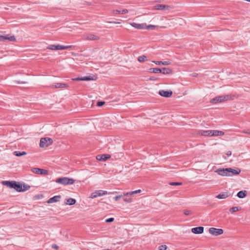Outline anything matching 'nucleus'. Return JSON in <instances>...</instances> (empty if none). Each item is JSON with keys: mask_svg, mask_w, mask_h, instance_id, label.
Returning <instances> with one entry per match:
<instances>
[{"mask_svg": "<svg viewBox=\"0 0 250 250\" xmlns=\"http://www.w3.org/2000/svg\"><path fill=\"white\" fill-rule=\"evenodd\" d=\"M20 188L19 189V192H23L28 190L30 189V187L27 185L24 184L23 185L20 184Z\"/></svg>", "mask_w": 250, "mask_h": 250, "instance_id": "4be33fe9", "label": "nucleus"}, {"mask_svg": "<svg viewBox=\"0 0 250 250\" xmlns=\"http://www.w3.org/2000/svg\"><path fill=\"white\" fill-rule=\"evenodd\" d=\"M159 94L163 97L168 98L170 97L172 94V91L171 90L165 91L164 90H160Z\"/></svg>", "mask_w": 250, "mask_h": 250, "instance_id": "9b49d317", "label": "nucleus"}, {"mask_svg": "<svg viewBox=\"0 0 250 250\" xmlns=\"http://www.w3.org/2000/svg\"><path fill=\"white\" fill-rule=\"evenodd\" d=\"M131 25L136 29H144L146 28V24L133 22L131 23Z\"/></svg>", "mask_w": 250, "mask_h": 250, "instance_id": "ddd939ff", "label": "nucleus"}, {"mask_svg": "<svg viewBox=\"0 0 250 250\" xmlns=\"http://www.w3.org/2000/svg\"><path fill=\"white\" fill-rule=\"evenodd\" d=\"M229 173L230 175L229 176H232L239 174L241 172V170L239 169H234L231 168H228Z\"/></svg>", "mask_w": 250, "mask_h": 250, "instance_id": "dca6fc26", "label": "nucleus"}, {"mask_svg": "<svg viewBox=\"0 0 250 250\" xmlns=\"http://www.w3.org/2000/svg\"><path fill=\"white\" fill-rule=\"evenodd\" d=\"M150 80H155V79L154 77H151V78H150Z\"/></svg>", "mask_w": 250, "mask_h": 250, "instance_id": "09e8293b", "label": "nucleus"}, {"mask_svg": "<svg viewBox=\"0 0 250 250\" xmlns=\"http://www.w3.org/2000/svg\"><path fill=\"white\" fill-rule=\"evenodd\" d=\"M229 195L227 192H224L218 194L216 197L219 199H226L228 197Z\"/></svg>", "mask_w": 250, "mask_h": 250, "instance_id": "bb28decb", "label": "nucleus"}, {"mask_svg": "<svg viewBox=\"0 0 250 250\" xmlns=\"http://www.w3.org/2000/svg\"><path fill=\"white\" fill-rule=\"evenodd\" d=\"M226 155L228 156H230L231 155V152L230 151H228L227 152H226Z\"/></svg>", "mask_w": 250, "mask_h": 250, "instance_id": "49530a36", "label": "nucleus"}, {"mask_svg": "<svg viewBox=\"0 0 250 250\" xmlns=\"http://www.w3.org/2000/svg\"><path fill=\"white\" fill-rule=\"evenodd\" d=\"M116 193H117L116 191L108 192L107 191H106L105 190H96L94 192H92L91 194V195H90V197L91 198L93 199V198H97L98 197L102 196H104V195H106V194H115Z\"/></svg>", "mask_w": 250, "mask_h": 250, "instance_id": "f03ea898", "label": "nucleus"}, {"mask_svg": "<svg viewBox=\"0 0 250 250\" xmlns=\"http://www.w3.org/2000/svg\"><path fill=\"white\" fill-rule=\"evenodd\" d=\"M111 23H118L119 22H118L113 21V22H111Z\"/></svg>", "mask_w": 250, "mask_h": 250, "instance_id": "8fccbe9b", "label": "nucleus"}, {"mask_svg": "<svg viewBox=\"0 0 250 250\" xmlns=\"http://www.w3.org/2000/svg\"><path fill=\"white\" fill-rule=\"evenodd\" d=\"M110 157V155L108 154L98 155L97 156L96 159L99 161H105Z\"/></svg>", "mask_w": 250, "mask_h": 250, "instance_id": "a211bd4d", "label": "nucleus"}, {"mask_svg": "<svg viewBox=\"0 0 250 250\" xmlns=\"http://www.w3.org/2000/svg\"><path fill=\"white\" fill-rule=\"evenodd\" d=\"M32 171L34 173L40 174L42 175L47 174L48 173V171L46 170L36 167L32 168Z\"/></svg>", "mask_w": 250, "mask_h": 250, "instance_id": "9d476101", "label": "nucleus"}, {"mask_svg": "<svg viewBox=\"0 0 250 250\" xmlns=\"http://www.w3.org/2000/svg\"><path fill=\"white\" fill-rule=\"evenodd\" d=\"M172 72V71L171 69L168 68H163L161 69V72L164 74H171Z\"/></svg>", "mask_w": 250, "mask_h": 250, "instance_id": "393cba45", "label": "nucleus"}, {"mask_svg": "<svg viewBox=\"0 0 250 250\" xmlns=\"http://www.w3.org/2000/svg\"><path fill=\"white\" fill-rule=\"evenodd\" d=\"M123 195H118V196H116L115 197H114V199L117 201H118L119 199H120V198H121L122 197Z\"/></svg>", "mask_w": 250, "mask_h": 250, "instance_id": "79ce46f5", "label": "nucleus"}, {"mask_svg": "<svg viewBox=\"0 0 250 250\" xmlns=\"http://www.w3.org/2000/svg\"><path fill=\"white\" fill-rule=\"evenodd\" d=\"M61 198L60 195H56L53 197L50 198L48 201L47 203L51 204L54 203H56L58 202Z\"/></svg>", "mask_w": 250, "mask_h": 250, "instance_id": "f3484780", "label": "nucleus"}, {"mask_svg": "<svg viewBox=\"0 0 250 250\" xmlns=\"http://www.w3.org/2000/svg\"><path fill=\"white\" fill-rule=\"evenodd\" d=\"M53 143L52 140L50 138H42L40 140V146L41 147H47Z\"/></svg>", "mask_w": 250, "mask_h": 250, "instance_id": "39448f33", "label": "nucleus"}, {"mask_svg": "<svg viewBox=\"0 0 250 250\" xmlns=\"http://www.w3.org/2000/svg\"><path fill=\"white\" fill-rule=\"evenodd\" d=\"M56 182L62 185H72L74 183V180L72 178H69L67 177H62L57 179Z\"/></svg>", "mask_w": 250, "mask_h": 250, "instance_id": "20e7f679", "label": "nucleus"}, {"mask_svg": "<svg viewBox=\"0 0 250 250\" xmlns=\"http://www.w3.org/2000/svg\"><path fill=\"white\" fill-rule=\"evenodd\" d=\"M47 49H50V50H62V45L58 44V45H50L47 47Z\"/></svg>", "mask_w": 250, "mask_h": 250, "instance_id": "412c9836", "label": "nucleus"}, {"mask_svg": "<svg viewBox=\"0 0 250 250\" xmlns=\"http://www.w3.org/2000/svg\"><path fill=\"white\" fill-rule=\"evenodd\" d=\"M184 214L186 215H188L191 214V211L188 210H185Z\"/></svg>", "mask_w": 250, "mask_h": 250, "instance_id": "37998d69", "label": "nucleus"}, {"mask_svg": "<svg viewBox=\"0 0 250 250\" xmlns=\"http://www.w3.org/2000/svg\"><path fill=\"white\" fill-rule=\"evenodd\" d=\"M239 210L238 207H233L231 208H230L229 209V211L231 212V213H233L234 212H236L237 211H238Z\"/></svg>", "mask_w": 250, "mask_h": 250, "instance_id": "72a5a7b5", "label": "nucleus"}, {"mask_svg": "<svg viewBox=\"0 0 250 250\" xmlns=\"http://www.w3.org/2000/svg\"><path fill=\"white\" fill-rule=\"evenodd\" d=\"M232 99V96L230 95H222L216 97L210 100V103L212 104H216L221 103Z\"/></svg>", "mask_w": 250, "mask_h": 250, "instance_id": "f257e3e1", "label": "nucleus"}, {"mask_svg": "<svg viewBox=\"0 0 250 250\" xmlns=\"http://www.w3.org/2000/svg\"><path fill=\"white\" fill-rule=\"evenodd\" d=\"M150 72L154 73H159L161 72V69L159 68H152L150 69Z\"/></svg>", "mask_w": 250, "mask_h": 250, "instance_id": "7c9ffc66", "label": "nucleus"}, {"mask_svg": "<svg viewBox=\"0 0 250 250\" xmlns=\"http://www.w3.org/2000/svg\"><path fill=\"white\" fill-rule=\"evenodd\" d=\"M114 219L113 218H110L105 220L106 223H111L114 221Z\"/></svg>", "mask_w": 250, "mask_h": 250, "instance_id": "a19ab883", "label": "nucleus"}, {"mask_svg": "<svg viewBox=\"0 0 250 250\" xmlns=\"http://www.w3.org/2000/svg\"><path fill=\"white\" fill-rule=\"evenodd\" d=\"M210 137L213 136H223L224 135V132L220 131V130H210Z\"/></svg>", "mask_w": 250, "mask_h": 250, "instance_id": "4468645a", "label": "nucleus"}, {"mask_svg": "<svg viewBox=\"0 0 250 250\" xmlns=\"http://www.w3.org/2000/svg\"><path fill=\"white\" fill-rule=\"evenodd\" d=\"M246 192L245 190L240 191L238 192L237 196L240 198H243L246 196Z\"/></svg>", "mask_w": 250, "mask_h": 250, "instance_id": "cd10ccee", "label": "nucleus"}, {"mask_svg": "<svg viewBox=\"0 0 250 250\" xmlns=\"http://www.w3.org/2000/svg\"><path fill=\"white\" fill-rule=\"evenodd\" d=\"M6 40L13 42L16 41V38L14 36L0 35V42H4Z\"/></svg>", "mask_w": 250, "mask_h": 250, "instance_id": "1a4fd4ad", "label": "nucleus"}, {"mask_svg": "<svg viewBox=\"0 0 250 250\" xmlns=\"http://www.w3.org/2000/svg\"><path fill=\"white\" fill-rule=\"evenodd\" d=\"M94 80V79L93 78V77H91V76H85V77H81V78H77L75 79H73V80L78 81H90V80Z\"/></svg>", "mask_w": 250, "mask_h": 250, "instance_id": "5701e85b", "label": "nucleus"}, {"mask_svg": "<svg viewBox=\"0 0 250 250\" xmlns=\"http://www.w3.org/2000/svg\"><path fill=\"white\" fill-rule=\"evenodd\" d=\"M171 186H180L182 185V183L179 182H171L170 183Z\"/></svg>", "mask_w": 250, "mask_h": 250, "instance_id": "e433bc0d", "label": "nucleus"}, {"mask_svg": "<svg viewBox=\"0 0 250 250\" xmlns=\"http://www.w3.org/2000/svg\"><path fill=\"white\" fill-rule=\"evenodd\" d=\"M124 201L126 203H131L132 202L131 198H124Z\"/></svg>", "mask_w": 250, "mask_h": 250, "instance_id": "ea45409f", "label": "nucleus"}, {"mask_svg": "<svg viewBox=\"0 0 250 250\" xmlns=\"http://www.w3.org/2000/svg\"><path fill=\"white\" fill-rule=\"evenodd\" d=\"M123 195H124V196H127V195H131V192H124V193H123Z\"/></svg>", "mask_w": 250, "mask_h": 250, "instance_id": "a18cd8bd", "label": "nucleus"}, {"mask_svg": "<svg viewBox=\"0 0 250 250\" xmlns=\"http://www.w3.org/2000/svg\"><path fill=\"white\" fill-rule=\"evenodd\" d=\"M98 39H99V37H98L97 36L93 35V34H88V35H86L84 36V40H86L95 41V40H97Z\"/></svg>", "mask_w": 250, "mask_h": 250, "instance_id": "6ab92c4d", "label": "nucleus"}, {"mask_svg": "<svg viewBox=\"0 0 250 250\" xmlns=\"http://www.w3.org/2000/svg\"><path fill=\"white\" fill-rule=\"evenodd\" d=\"M2 184L4 186L7 187L8 188H14L18 192L19 189L20 188V184L17 183L15 181H3L2 182Z\"/></svg>", "mask_w": 250, "mask_h": 250, "instance_id": "7ed1b4c3", "label": "nucleus"}, {"mask_svg": "<svg viewBox=\"0 0 250 250\" xmlns=\"http://www.w3.org/2000/svg\"><path fill=\"white\" fill-rule=\"evenodd\" d=\"M198 134L202 136L210 137V130H200L198 131Z\"/></svg>", "mask_w": 250, "mask_h": 250, "instance_id": "aec40b11", "label": "nucleus"}, {"mask_svg": "<svg viewBox=\"0 0 250 250\" xmlns=\"http://www.w3.org/2000/svg\"><path fill=\"white\" fill-rule=\"evenodd\" d=\"M104 104H105V102H103V101H98V102H97V105L98 106H103Z\"/></svg>", "mask_w": 250, "mask_h": 250, "instance_id": "58836bf2", "label": "nucleus"}, {"mask_svg": "<svg viewBox=\"0 0 250 250\" xmlns=\"http://www.w3.org/2000/svg\"><path fill=\"white\" fill-rule=\"evenodd\" d=\"M147 60V57L145 55H142L138 58V61L140 62H143Z\"/></svg>", "mask_w": 250, "mask_h": 250, "instance_id": "c85d7f7f", "label": "nucleus"}, {"mask_svg": "<svg viewBox=\"0 0 250 250\" xmlns=\"http://www.w3.org/2000/svg\"><path fill=\"white\" fill-rule=\"evenodd\" d=\"M244 133L250 135V129L244 131Z\"/></svg>", "mask_w": 250, "mask_h": 250, "instance_id": "de8ad7c7", "label": "nucleus"}, {"mask_svg": "<svg viewBox=\"0 0 250 250\" xmlns=\"http://www.w3.org/2000/svg\"><path fill=\"white\" fill-rule=\"evenodd\" d=\"M228 168H219L215 171V172L222 176H229L230 174L229 173Z\"/></svg>", "mask_w": 250, "mask_h": 250, "instance_id": "6e6552de", "label": "nucleus"}, {"mask_svg": "<svg viewBox=\"0 0 250 250\" xmlns=\"http://www.w3.org/2000/svg\"><path fill=\"white\" fill-rule=\"evenodd\" d=\"M76 202L75 199L73 198H69L66 200V204L69 205H74Z\"/></svg>", "mask_w": 250, "mask_h": 250, "instance_id": "c756f323", "label": "nucleus"}, {"mask_svg": "<svg viewBox=\"0 0 250 250\" xmlns=\"http://www.w3.org/2000/svg\"><path fill=\"white\" fill-rule=\"evenodd\" d=\"M141 192V189H138L135 191H131V195H133L135 194L139 193Z\"/></svg>", "mask_w": 250, "mask_h": 250, "instance_id": "f704fd0d", "label": "nucleus"}, {"mask_svg": "<svg viewBox=\"0 0 250 250\" xmlns=\"http://www.w3.org/2000/svg\"><path fill=\"white\" fill-rule=\"evenodd\" d=\"M52 248L54 249L57 250L59 248V247L56 244L52 245Z\"/></svg>", "mask_w": 250, "mask_h": 250, "instance_id": "c03bdc74", "label": "nucleus"}, {"mask_svg": "<svg viewBox=\"0 0 250 250\" xmlns=\"http://www.w3.org/2000/svg\"><path fill=\"white\" fill-rule=\"evenodd\" d=\"M153 62L155 63L157 65H169L171 62L169 61H152Z\"/></svg>", "mask_w": 250, "mask_h": 250, "instance_id": "b1692460", "label": "nucleus"}, {"mask_svg": "<svg viewBox=\"0 0 250 250\" xmlns=\"http://www.w3.org/2000/svg\"><path fill=\"white\" fill-rule=\"evenodd\" d=\"M14 154L17 156L20 157V156L26 155V153L24 151H22V152L15 151L14 152Z\"/></svg>", "mask_w": 250, "mask_h": 250, "instance_id": "2f4dec72", "label": "nucleus"}, {"mask_svg": "<svg viewBox=\"0 0 250 250\" xmlns=\"http://www.w3.org/2000/svg\"><path fill=\"white\" fill-rule=\"evenodd\" d=\"M208 231L210 234L214 236L220 235L223 233V230L222 229L215 228H210Z\"/></svg>", "mask_w": 250, "mask_h": 250, "instance_id": "423d86ee", "label": "nucleus"}, {"mask_svg": "<svg viewBox=\"0 0 250 250\" xmlns=\"http://www.w3.org/2000/svg\"><path fill=\"white\" fill-rule=\"evenodd\" d=\"M204 231V227H198L193 228L191 229V232L195 234H201Z\"/></svg>", "mask_w": 250, "mask_h": 250, "instance_id": "2eb2a0df", "label": "nucleus"}, {"mask_svg": "<svg viewBox=\"0 0 250 250\" xmlns=\"http://www.w3.org/2000/svg\"><path fill=\"white\" fill-rule=\"evenodd\" d=\"M72 47H73L72 45H66V46L62 45V50L69 49V48H72Z\"/></svg>", "mask_w": 250, "mask_h": 250, "instance_id": "4c0bfd02", "label": "nucleus"}, {"mask_svg": "<svg viewBox=\"0 0 250 250\" xmlns=\"http://www.w3.org/2000/svg\"><path fill=\"white\" fill-rule=\"evenodd\" d=\"M167 247L166 245H161L159 247V250H166Z\"/></svg>", "mask_w": 250, "mask_h": 250, "instance_id": "c9c22d12", "label": "nucleus"}, {"mask_svg": "<svg viewBox=\"0 0 250 250\" xmlns=\"http://www.w3.org/2000/svg\"><path fill=\"white\" fill-rule=\"evenodd\" d=\"M156 27V26L155 25H146V28L145 29H146L147 30H154Z\"/></svg>", "mask_w": 250, "mask_h": 250, "instance_id": "473e14b6", "label": "nucleus"}, {"mask_svg": "<svg viewBox=\"0 0 250 250\" xmlns=\"http://www.w3.org/2000/svg\"><path fill=\"white\" fill-rule=\"evenodd\" d=\"M153 9L158 10H169L172 9V7L168 5L157 4L154 6Z\"/></svg>", "mask_w": 250, "mask_h": 250, "instance_id": "0eeeda50", "label": "nucleus"}, {"mask_svg": "<svg viewBox=\"0 0 250 250\" xmlns=\"http://www.w3.org/2000/svg\"><path fill=\"white\" fill-rule=\"evenodd\" d=\"M128 10L125 9L122 10H115L113 11L114 14H125L128 13Z\"/></svg>", "mask_w": 250, "mask_h": 250, "instance_id": "a878e982", "label": "nucleus"}, {"mask_svg": "<svg viewBox=\"0 0 250 250\" xmlns=\"http://www.w3.org/2000/svg\"><path fill=\"white\" fill-rule=\"evenodd\" d=\"M68 85L64 83H57L51 85V87L53 88H64L67 87Z\"/></svg>", "mask_w": 250, "mask_h": 250, "instance_id": "f8f14e48", "label": "nucleus"}]
</instances>
